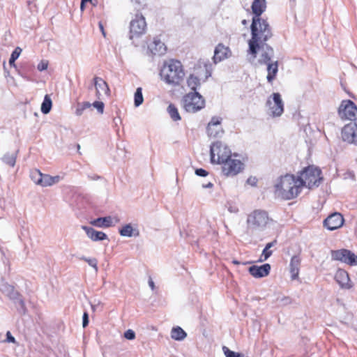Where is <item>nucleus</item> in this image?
<instances>
[{
    "mask_svg": "<svg viewBox=\"0 0 357 357\" xmlns=\"http://www.w3.org/2000/svg\"><path fill=\"white\" fill-rule=\"evenodd\" d=\"M331 257L333 259L340 261L351 266L356 265L357 255L350 250L342 249L332 251Z\"/></svg>",
    "mask_w": 357,
    "mask_h": 357,
    "instance_id": "obj_13",
    "label": "nucleus"
},
{
    "mask_svg": "<svg viewBox=\"0 0 357 357\" xmlns=\"http://www.w3.org/2000/svg\"><path fill=\"white\" fill-rule=\"evenodd\" d=\"M201 79L197 76L195 75H190L187 79L188 86L194 91H196L198 86L201 84Z\"/></svg>",
    "mask_w": 357,
    "mask_h": 357,
    "instance_id": "obj_30",
    "label": "nucleus"
},
{
    "mask_svg": "<svg viewBox=\"0 0 357 357\" xmlns=\"http://www.w3.org/2000/svg\"><path fill=\"white\" fill-rule=\"evenodd\" d=\"M82 229L86 232L87 237L93 241H100L108 238L105 233L97 231L92 227L83 225Z\"/></svg>",
    "mask_w": 357,
    "mask_h": 357,
    "instance_id": "obj_19",
    "label": "nucleus"
},
{
    "mask_svg": "<svg viewBox=\"0 0 357 357\" xmlns=\"http://www.w3.org/2000/svg\"><path fill=\"white\" fill-rule=\"evenodd\" d=\"M213 187V184L211 182H208L206 184H203L202 188H211Z\"/></svg>",
    "mask_w": 357,
    "mask_h": 357,
    "instance_id": "obj_55",
    "label": "nucleus"
},
{
    "mask_svg": "<svg viewBox=\"0 0 357 357\" xmlns=\"http://www.w3.org/2000/svg\"><path fill=\"white\" fill-rule=\"evenodd\" d=\"M91 224L98 227H109L112 226V218L110 216L98 218L91 222Z\"/></svg>",
    "mask_w": 357,
    "mask_h": 357,
    "instance_id": "obj_28",
    "label": "nucleus"
},
{
    "mask_svg": "<svg viewBox=\"0 0 357 357\" xmlns=\"http://www.w3.org/2000/svg\"><path fill=\"white\" fill-rule=\"evenodd\" d=\"M342 140L357 146V123H350L345 125L341 131Z\"/></svg>",
    "mask_w": 357,
    "mask_h": 357,
    "instance_id": "obj_12",
    "label": "nucleus"
},
{
    "mask_svg": "<svg viewBox=\"0 0 357 357\" xmlns=\"http://www.w3.org/2000/svg\"><path fill=\"white\" fill-rule=\"evenodd\" d=\"M222 349L224 351V353H225V355L226 356V357H239L238 354L229 350L226 347H223Z\"/></svg>",
    "mask_w": 357,
    "mask_h": 357,
    "instance_id": "obj_42",
    "label": "nucleus"
},
{
    "mask_svg": "<svg viewBox=\"0 0 357 357\" xmlns=\"http://www.w3.org/2000/svg\"><path fill=\"white\" fill-rule=\"evenodd\" d=\"M52 105V103L51 98L47 95H46L41 105V112L45 114H48L51 110Z\"/></svg>",
    "mask_w": 357,
    "mask_h": 357,
    "instance_id": "obj_33",
    "label": "nucleus"
},
{
    "mask_svg": "<svg viewBox=\"0 0 357 357\" xmlns=\"http://www.w3.org/2000/svg\"><path fill=\"white\" fill-rule=\"evenodd\" d=\"M261 50L260 57L258 60L261 64L270 63V61L273 56V50L271 47L266 44V43H259V47L257 50Z\"/></svg>",
    "mask_w": 357,
    "mask_h": 357,
    "instance_id": "obj_18",
    "label": "nucleus"
},
{
    "mask_svg": "<svg viewBox=\"0 0 357 357\" xmlns=\"http://www.w3.org/2000/svg\"><path fill=\"white\" fill-rule=\"evenodd\" d=\"M282 301L284 302V304H285V305L289 304V303H291V298H289V297H284V298L282 299Z\"/></svg>",
    "mask_w": 357,
    "mask_h": 357,
    "instance_id": "obj_54",
    "label": "nucleus"
},
{
    "mask_svg": "<svg viewBox=\"0 0 357 357\" xmlns=\"http://www.w3.org/2000/svg\"><path fill=\"white\" fill-rule=\"evenodd\" d=\"M6 338H7V341L8 342H12V343H15V337L11 335L10 332H9V331H8L6 333Z\"/></svg>",
    "mask_w": 357,
    "mask_h": 357,
    "instance_id": "obj_51",
    "label": "nucleus"
},
{
    "mask_svg": "<svg viewBox=\"0 0 357 357\" xmlns=\"http://www.w3.org/2000/svg\"><path fill=\"white\" fill-rule=\"evenodd\" d=\"M0 291L12 301H15V298L17 297L18 291L6 282L3 281L0 283Z\"/></svg>",
    "mask_w": 357,
    "mask_h": 357,
    "instance_id": "obj_24",
    "label": "nucleus"
},
{
    "mask_svg": "<svg viewBox=\"0 0 357 357\" xmlns=\"http://www.w3.org/2000/svg\"><path fill=\"white\" fill-rule=\"evenodd\" d=\"M43 174L39 170H34L31 173V178L32 181L39 185L43 183Z\"/></svg>",
    "mask_w": 357,
    "mask_h": 357,
    "instance_id": "obj_38",
    "label": "nucleus"
},
{
    "mask_svg": "<svg viewBox=\"0 0 357 357\" xmlns=\"http://www.w3.org/2000/svg\"><path fill=\"white\" fill-rule=\"evenodd\" d=\"M222 174L226 176H234L244 169V164L241 160L229 156L222 164Z\"/></svg>",
    "mask_w": 357,
    "mask_h": 357,
    "instance_id": "obj_11",
    "label": "nucleus"
},
{
    "mask_svg": "<svg viewBox=\"0 0 357 357\" xmlns=\"http://www.w3.org/2000/svg\"><path fill=\"white\" fill-rule=\"evenodd\" d=\"M99 27H100V31H102V35H103L104 36H105V31H104V29H103V26H102V24H101V22H100V23H99Z\"/></svg>",
    "mask_w": 357,
    "mask_h": 357,
    "instance_id": "obj_57",
    "label": "nucleus"
},
{
    "mask_svg": "<svg viewBox=\"0 0 357 357\" xmlns=\"http://www.w3.org/2000/svg\"><path fill=\"white\" fill-rule=\"evenodd\" d=\"M270 221L267 212L262 210L254 211L247 220L249 227L256 229H264Z\"/></svg>",
    "mask_w": 357,
    "mask_h": 357,
    "instance_id": "obj_9",
    "label": "nucleus"
},
{
    "mask_svg": "<svg viewBox=\"0 0 357 357\" xmlns=\"http://www.w3.org/2000/svg\"><path fill=\"white\" fill-rule=\"evenodd\" d=\"M149 285L152 290H154L155 284H154V282L153 281V280L151 278H149Z\"/></svg>",
    "mask_w": 357,
    "mask_h": 357,
    "instance_id": "obj_56",
    "label": "nucleus"
},
{
    "mask_svg": "<svg viewBox=\"0 0 357 357\" xmlns=\"http://www.w3.org/2000/svg\"><path fill=\"white\" fill-rule=\"evenodd\" d=\"M18 312L21 314H25L26 312V307L22 296L18 293L17 297L15 301H13Z\"/></svg>",
    "mask_w": 357,
    "mask_h": 357,
    "instance_id": "obj_31",
    "label": "nucleus"
},
{
    "mask_svg": "<svg viewBox=\"0 0 357 357\" xmlns=\"http://www.w3.org/2000/svg\"><path fill=\"white\" fill-rule=\"evenodd\" d=\"M257 179L256 178V177L250 176L247 179V183H248L249 185H250L252 186H255L257 185Z\"/></svg>",
    "mask_w": 357,
    "mask_h": 357,
    "instance_id": "obj_49",
    "label": "nucleus"
},
{
    "mask_svg": "<svg viewBox=\"0 0 357 357\" xmlns=\"http://www.w3.org/2000/svg\"><path fill=\"white\" fill-rule=\"evenodd\" d=\"M268 75L266 77L267 81L269 83H272L275 79L276 75L278 71V61L270 63L267 64Z\"/></svg>",
    "mask_w": 357,
    "mask_h": 357,
    "instance_id": "obj_27",
    "label": "nucleus"
},
{
    "mask_svg": "<svg viewBox=\"0 0 357 357\" xmlns=\"http://www.w3.org/2000/svg\"><path fill=\"white\" fill-rule=\"evenodd\" d=\"M187 333L180 327H174L171 331V337L177 341H181L185 338Z\"/></svg>",
    "mask_w": 357,
    "mask_h": 357,
    "instance_id": "obj_29",
    "label": "nucleus"
},
{
    "mask_svg": "<svg viewBox=\"0 0 357 357\" xmlns=\"http://www.w3.org/2000/svg\"><path fill=\"white\" fill-rule=\"evenodd\" d=\"M272 255V251L271 250H266L264 248L262 252L261 257H264V259H260L261 261H266L268 258H269Z\"/></svg>",
    "mask_w": 357,
    "mask_h": 357,
    "instance_id": "obj_45",
    "label": "nucleus"
},
{
    "mask_svg": "<svg viewBox=\"0 0 357 357\" xmlns=\"http://www.w3.org/2000/svg\"><path fill=\"white\" fill-rule=\"evenodd\" d=\"M82 3H86L88 2H91L92 0H82Z\"/></svg>",
    "mask_w": 357,
    "mask_h": 357,
    "instance_id": "obj_62",
    "label": "nucleus"
},
{
    "mask_svg": "<svg viewBox=\"0 0 357 357\" xmlns=\"http://www.w3.org/2000/svg\"><path fill=\"white\" fill-rule=\"evenodd\" d=\"M228 211L231 213H237L238 211V208L236 206H229L228 208Z\"/></svg>",
    "mask_w": 357,
    "mask_h": 357,
    "instance_id": "obj_53",
    "label": "nucleus"
},
{
    "mask_svg": "<svg viewBox=\"0 0 357 357\" xmlns=\"http://www.w3.org/2000/svg\"><path fill=\"white\" fill-rule=\"evenodd\" d=\"M81 259L87 262L89 266H91V267H93L95 269L96 272H98V261H97L96 259H95V258L90 259V258L83 257L81 258Z\"/></svg>",
    "mask_w": 357,
    "mask_h": 357,
    "instance_id": "obj_40",
    "label": "nucleus"
},
{
    "mask_svg": "<svg viewBox=\"0 0 357 357\" xmlns=\"http://www.w3.org/2000/svg\"><path fill=\"white\" fill-rule=\"evenodd\" d=\"M344 218L341 213L335 212L328 216L324 221V225L328 230H335L342 226L344 224Z\"/></svg>",
    "mask_w": 357,
    "mask_h": 357,
    "instance_id": "obj_14",
    "label": "nucleus"
},
{
    "mask_svg": "<svg viewBox=\"0 0 357 357\" xmlns=\"http://www.w3.org/2000/svg\"><path fill=\"white\" fill-rule=\"evenodd\" d=\"M195 174L199 176L205 177L208 176V172L204 169L199 168L195 170Z\"/></svg>",
    "mask_w": 357,
    "mask_h": 357,
    "instance_id": "obj_47",
    "label": "nucleus"
},
{
    "mask_svg": "<svg viewBox=\"0 0 357 357\" xmlns=\"http://www.w3.org/2000/svg\"><path fill=\"white\" fill-rule=\"evenodd\" d=\"M91 105L97 109L98 112L102 114L104 112V103L100 101H95Z\"/></svg>",
    "mask_w": 357,
    "mask_h": 357,
    "instance_id": "obj_43",
    "label": "nucleus"
},
{
    "mask_svg": "<svg viewBox=\"0 0 357 357\" xmlns=\"http://www.w3.org/2000/svg\"><path fill=\"white\" fill-rule=\"evenodd\" d=\"M3 68L5 69V76L7 77L9 75L10 73L8 71L6 70V61H3Z\"/></svg>",
    "mask_w": 357,
    "mask_h": 357,
    "instance_id": "obj_58",
    "label": "nucleus"
},
{
    "mask_svg": "<svg viewBox=\"0 0 357 357\" xmlns=\"http://www.w3.org/2000/svg\"><path fill=\"white\" fill-rule=\"evenodd\" d=\"M22 52V49L20 47H17L10 55L9 59V64L11 67H16L15 61L18 59Z\"/></svg>",
    "mask_w": 357,
    "mask_h": 357,
    "instance_id": "obj_37",
    "label": "nucleus"
},
{
    "mask_svg": "<svg viewBox=\"0 0 357 357\" xmlns=\"http://www.w3.org/2000/svg\"><path fill=\"white\" fill-rule=\"evenodd\" d=\"M241 23H242V24H243V25H247V24H248V21H247L246 20H242Z\"/></svg>",
    "mask_w": 357,
    "mask_h": 357,
    "instance_id": "obj_60",
    "label": "nucleus"
},
{
    "mask_svg": "<svg viewBox=\"0 0 357 357\" xmlns=\"http://www.w3.org/2000/svg\"><path fill=\"white\" fill-rule=\"evenodd\" d=\"M232 263H233L234 264H236V265L240 264V262H239L238 261H237V260H233V261H232Z\"/></svg>",
    "mask_w": 357,
    "mask_h": 357,
    "instance_id": "obj_61",
    "label": "nucleus"
},
{
    "mask_svg": "<svg viewBox=\"0 0 357 357\" xmlns=\"http://www.w3.org/2000/svg\"><path fill=\"white\" fill-rule=\"evenodd\" d=\"M267 114L272 117H280L284 112V102L279 93H273L268 98L265 104Z\"/></svg>",
    "mask_w": 357,
    "mask_h": 357,
    "instance_id": "obj_7",
    "label": "nucleus"
},
{
    "mask_svg": "<svg viewBox=\"0 0 357 357\" xmlns=\"http://www.w3.org/2000/svg\"><path fill=\"white\" fill-rule=\"evenodd\" d=\"M222 119L214 116L211 119L207 126V133L211 137H220L223 135V130L221 127Z\"/></svg>",
    "mask_w": 357,
    "mask_h": 357,
    "instance_id": "obj_15",
    "label": "nucleus"
},
{
    "mask_svg": "<svg viewBox=\"0 0 357 357\" xmlns=\"http://www.w3.org/2000/svg\"><path fill=\"white\" fill-rule=\"evenodd\" d=\"M119 232L121 236L124 237H136L139 235V231L137 226L131 223L123 225L121 229H119Z\"/></svg>",
    "mask_w": 357,
    "mask_h": 357,
    "instance_id": "obj_21",
    "label": "nucleus"
},
{
    "mask_svg": "<svg viewBox=\"0 0 357 357\" xmlns=\"http://www.w3.org/2000/svg\"><path fill=\"white\" fill-rule=\"evenodd\" d=\"M321 169L314 165H309L305 167L302 171L298 173L296 177L298 184L300 185L301 189L306 187L312 189L314 187H318L322 181L321 176Z\"/></svg>",
    "mask_w": 357,
    "mask_h": 357,
    "instance_id": "obj_4",
    "label": "nucleus"
},
{
    "mask_svg": "<svg viewBox=\"0 0 357 357\" xmlns=\"http://www.w3.org/2000/svg\"><path fill=\"white\" fill-rule=\"evenodd\" d=\"M48 67V61L45 60H42L37 66V68L39 71H43L46 70Z\"/></svg>",
    "mask_w": 357,
    "mask_h": 357,
    "instance_id": "obj_44",
    "label": "nucleus"
},
{
    "mask_svg": "<svg viewBox=\"0 0 357 357\" xmlns=\"http://www.w3.org/2000/svg\"><path fill=\"white\" fill-rule=\"evenodd\" d=\"M149 48L153 54L162 55L166 52L165 44L158 38H155Z\"/></svg>",
    "mask_w": 357,
    "mask_h": 357,
    "instance_id": "obj_23",
    "label": "nucleus"
},
{
    "mask_svg": "<svg viewBox=\"0 0 357 357\" xmlns=\"http://www.w3.org/2000/svg\"><path fill=\"white\" fill-rule=\"evenodd\" d=\"M89 324V314L86 312H85L83 314V317H82V326L84 328H85L86 326H87V325Z\"/></svg>",
    "mask_w": 357,
    "mask_h": 357,
    "instance_id": "obj_48",
    "label": "nucleus"
},
{
    "mask_svg": "<svg viewBox=\"0 0 357 357\" xmlns=\"http://www.w3.org/2000/svg\"><path fill=\"white\" fill-rule=\"evenodd\" d=\"M93 80L97 96L99 98L102 93L108 95L109 89L107 82L98 77H96Z\"/></svg>",
    "mask_w": 357,
    "mask_h": 357,
    "instance_id": "obj_22",
    "label": "nucleus"
},
{
    "mask_svg": "<svg viewBox=\"0 0 357 357\" xmlns=\"http://www.w3.org/2000/svg\"><path fill=\"white\" fill-rule=\"evenodd\" d=\"M2 160L9 166L14 167L16 162V154L6 153L3 156Z\"/></svg>",
    "mask_w": 357,
    "mask_h": 357,
    "instance_id": "obj_35",
    "label": "nucleus"
},
{
    "mask_svg": "<svg viewBox=\"0 0 357 357\" xmlns=\"http://www.w3.org/2000/svg\"><path fill=\"white\" fill-rule=\"evenodd\" d=\"M185 75L182 63L176 59H169L164 62L160 71L161 79L172 86L180 85L184 79Z\"/></svg>",
    "mask_w": 357,
    "mask_h": 357,
    "instance_id": "obj_2",
    "label": "nucleus"
},
{
    "mask_svg": "<svg viewBox=\"0 0 357 357\" xmlns=\"http://www.w3.org/2000/svg\"><path fill=\"white\" fill-rule=\"evenodd\" d=\"M250 28L252 38L248 42L249 51L256 57L259 43H266L272 36V33L266 20L261 16L252 17Z\"/></svg>",
    "mask_w": 357,
    "mask_h": 357,
    "instance_id": "obj_1",
    "label": "nucleus"
},
{
    "mask_svg": "<svg viewBox=\"0 0 357 357\" xmlns=\"http://www.w3.org/2000/svg\"><path fill=\"white\" fill-rule=\"evenodd\" d=\"M231 56V51L229 47L219 43L215 48L213 61L214 64L224 61Z\"/></svg>",
    "mask_w": 357,
    "mask_h": 357,
    "instance_id": "obj_16",
    "label": "nucleus"
},
{
    "mask_svg": "<svg viewBox=\"0 0 357 357\" xmlns=\"http://www.w3.org/2000/svg\"><path fill=\"white\" fill-rule=\"evenodd\" d=\"M335 280L341 289H350L354 284L350 280L349 274L343 269H338L335 275Z\"/></svg>",
    "mask_w": 357,
    "mask_h": 357,
    "instance_id": "obj_17",
    "label": "nucleus"
},
{
    "mask_svg": "<svg viewBox=\"0 0 357 357\" xmlns=\"http://www.w3.org/2000/svg\"><path fill=\"white\" fill-rule=\"evenodd\" d=\"M124 337L128 340H133L135 337V333L132 330L128 329L124 333Z\"/></svg>",
    "mask_w": 357,
    "mask_h": 357,
    "instance_id": "obj_46",
    "label": "nucleus"
},
{
    "mask_svg": "<svg viewBox=\"0 0 357 357\" xmlns=\"http://www.w3.org/2000/svg\"><path fill=\"white\" fill-rule=\"evenodd\" d=\"M251 8L254 14L253 17L261 16L266 8V0H254Z\"/></svg>",
    "mask_w": 357,
    "mask_h": 357,
    "instance_id": "obj_26",
    "label": "nucleus"
},
{
    "mask_svg": "<svg viewBox=\"0 0 357 357\" xmlns=\"http://www.w3.org/2000/svg\"><path fill=\"white\" fill-rule=\"evenodd\" d=\"M301 265V259L298 256L294 255L291 257L289 267L291 278L292 280L298 278Z\"/></svg>",
    "mask_w": 357,
    "mask_h": 357,
    "instance_id": "obj_25",
    "label": "nucleus"
},
{
    "mask_svg": "<svg viewBox=\"0 0 357 357\" xmlns=\"http://www.w3.org/2000/svg\"><path fill=\"white\" fill-rule=\"evenodd\" d=\"M85 4L86 3H82V1H81L80 8H81L82 10H84Z\"/></svg>",
    "mask_w": 357,
    "mask_h": 357,
    "instance_id": "obj_59",
    "label": "nucleus"
},
{
    "mask_svg": "<svg viewBox=\"0 0 357 357\" xmlns=\"http://www.w3.org/2000/svg\"><path fill=\"white\" fill-rule=\"evenodd\" d=\"M61 177L60 176H51L52 185L59 183L61 181Z\"/></svg>",
    "mask_w": 357,
    "mask_h": 357,
    "instance_id": "obj_50",
    "label": "nucleus"
},
{
    "mask_svg": "<svg viewBox=\"0 0 357 357\" xmlns=\"http://www.w3.org/2000/svg\"><path fill=\"white\" fill-rule=\"evenodd\" d=\"M144 102V97L142 94V89L138 87L134 95V105L135 107L140 106Z\"/></svg>",
    "mask_w": 357,
    "mask_h": 357,
    "instance_id": "obj_34",
    "label": "nucleus"
},
{
    "mask_svg": "<svg viewBox=\"0 0 357 357\" xmlns=\"http://www.w3.org/2000/svg\"><path fill=\"white\" fill-rule=\"evenodd\" d=\"M210 156L211 163L221 165L231 156V151L225 144L216 141L210 146Z\"/></svg>",
    "mask_w": 357,
    "mask_h": 357,
    "instance_id": "obj_5",
    "label": "nucleus"
},
{
    "mask_svg": "<svg viewBox=\"0 0 357 357\" xmlns=\"http://www.w3.org/2000/svg\"><path fill=\"white\" fill-rule=\"evenodd\" d=\"M91 107V104L89 102L78 103L76 106L75 113L77 116H81L85 109L90 108Z\"/></svg>",
    "mask_w": 357,
    "mask_h": 357,
    "instance_id": "obj_36",
    "label": "nucleus"
},
{
    "mask_svg": "<svg viewBox=\"0 0 357 357\" xmlns=\"http://www.w3.org/2000/svg\"><path fill=\"white\" fill-rule=\"evenodd\" d=\"M146 31V22L145 17L142 14H136L135 17L132 19L130 23V34L129 38L132 40L142 37Z\"/></svg>",
    "mask_w": 357,
    "mask_h": 357,
    "instance_id": "obj_8",
    "label": "nucleus"
},
{
    "mask_svg": "<svg viewBox=\"0 0 357 357\" xmlns=\"http://www.w3.org/2000/svg\"><path fill=\"white\" fill-rule=\"evenodd\" d=\"M301 192L296 177L293 174H286L280 177L275 184V195L284 200L296 197Z\"/></svg>",
    "mask_w": 357,
    "mask_h": 357,
    "instance_id": "obj_3",
    "label": "nucleus"
},
{
    "mask_svg": "<svg viewBox=\"0 0 357 357\" xmlns=\"http://www.w3.org/2000/svg\"><path fill=\"white\" fill-rule=\"evenodd\" d=\"M338 115L342 120H357V106L350 100H343L338 108Z\"/></svg>",
    "mask_w": 357,
    "mask_h": 357,
    "instance_id": "obj_10",
    "label": "nucleus"
},
{
    "mask_svg": "<svg viewBox=\"0 0 357 357\" xmlns=\"http://www.w3.org/2000/svg\"><path fill=\"white\" fill-rule=\"evenodd\" d=\"M167 112L173 121H176L181 120V116L178 113V109L174 104L169 105L167 107Z\"/></svg>",
    "mask_w": 357,
    "mask_h": 357,
    "instance_id": "obj_32",
    "label": "nucleus"
},
{
    "mask_svg": "<svg viewBox=\"0 0 357 357\" xmlns=\"http://www.w3.org/2000/svg\"><path fill=\"white\" fill-rule=\"evenodd\" d=\"M204 78L203 79V82H205L209 77L211 75V73L213 70L212 64L210 63H204Z\"/></svg>",
    "mask_w": 357,
    "mask_h": 357,
    "instance_id": "obj_39",
    "label": "nucleus"
},
{
    "mask_svg": "<svg viewBox=\"0 0 357 357\" xmlns=\"http://www.w3.org/2000/svg\"><path fill=\"white\" fill-rule=\"evenodd\" d=\"M183 106L186 112L195 113L204 107L205 100L198 92H190L184 96Z\"/></svg>",
    "mask_w": 357,
    "mask_h": 357,
    "instance_id": "obj_6",
    "label": "nucleus"
},
{
    "mask_svg": "<svg viewBox=\"0 0 357 357\" xmlns=\"http://www.w3.org/2000/svg\"><path fill=\"white\" fill-rule=\"evenodd\" d=\"M42 180H43V183H41V185H40L41 186L47 187V186L52 185L51 176H50L48 174H43Z\"/></svg>",
    "mask_w": 357,
    "mask_h": 357,
    "instance_id": "obj_41",
    "label": "nucleus"
},
{
    "mask_svg": "<svg viewBox=\"0 0 357 357\" xmlns=\"http://www.w3.org/2000/svg\"><path fill=\"white\" fill-rule=\"evenodd\" d=\"M271 271V266L268 264H264L261 266L253 265L249 268V273L256 278L267 276Z\"/></svg>",
    "mask_w": 357,
    "mask_h": 357,
    "instance_id": "obj_20",
    "label": "nucleus"
},
{
    "mask_svg": "<svg viewBox=\"0 0 357 357\" xmlns=\"http://www.w3.org/2000/svg\"><path fill=\"white\" fill-rule=\"evenodd\" d=\"M276 242L277 241L275 240L272 242L267 243L266 245L265 246V248H266V250H270L273 246H274L276 244Z\"/></svg>",
    "mask_w": 357,
    "mask_h": 357,
    "instance_id": "obj_52",
    "label": "nucleus"
}]
</instances>
